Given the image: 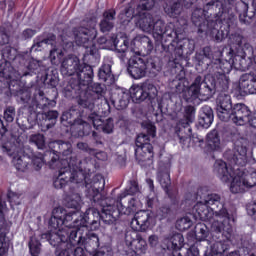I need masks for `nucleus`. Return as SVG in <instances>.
Here are the masks:
<instances>
[{
    "instance_id": "12",
    "label": "nucleus",
    "mask_w": 256,
    "mask_h": 256,
    "mask_svg": "<svg viewBox=\"0 0 256 256\" xmlns=\"http://www.w3.org/2000/svg\"><path fill=\"white\" fill-rule=\"evenodd\" d=\"M146 133H140L136 138L135 157L140 165H151L153 161V146L151 145V138L155 137L157 128L152 123H147L145 126Z\"/></svg>"
},
{
    "instance_id": "21",
    "label": "nucleus",
    "mask_w": 256,
    "mask_h": 256,
    "mask_svg": "<svg viewBox=\"0 0 256 256\" xmlns=\"http://www.w3.org/2000/svg\"><path fill=\"white\" fill-rule=\"evenodd\" d=\"M149 219H151L149 212L140 210L134 215V219H132L130 226L136 233L137 231H147L149 228Z\"/></svg>"
},
{
    "instance_id": "44",
    "label": "nucleus",
    "mask_w": 256,
    "mask_h": 256,
    "mask_svg": "<svg viewBox=\"0 0 256 256\" xmlns=\"http://www.w3.org/2000/svg\"><path fill=\"white\" fill-rule=\"evenodd\" d=\"M29 142L36 145L38 149H45V136L43 134H33L29 138Z\"/></svg>"
},
{
    "instance_id": "59",
    "label": "nucleus",
    "mask_w": 256,
    "mask_h": 256,
    "mask_svg": "<svg viewBox=\"0 0 256 256\" xmlns=\"http://www.w3.org/2000/svg\"><path fill=\"white\" fill-rule=\"evenodd\" d=\"M37 32L33 29H26L22 32L23 39H31Z\"/></svg>"
},
{
    "instance_id": "47",
    "label": "nucleus",
    "mask_w": 256,
    "mask_h": 256,
    "mask_svg": "<svg viewBox=\"0 0 256 256\" xmlns=\"http://www.w3.org/2000/svg\"><path fill=\"white\" fill-rule=\"evenodd\" d=\"M228 247L224 242L218 241L211 246V252L214 255H223L227 251Z\"/></svg>"
},
{
    "instance_id": "11",
    "label": "nucleus",
    "mask_w": 256,
    "mask_h": 256,
    "mask_svg": "<svg viewBox=\"0 0 256 256\" xmlns=\"http://www.w3.org/2000/svg\"><path fill=\"white\" fill-rule=\"evenodd\" d=\"M62 75L71 77L77 75L80 85H91L93 83V68L87 64H81L77 56L69 55L61 63Z\"/></svg>"
},
{
    "instance_id": "61",
    "label": "nucleus",
    "mask_w": 256,
    "mask_h": 256,
    "mask_svg": "<svg viewBox=\"0 0 256 256\" xmlns=\"http://www.w3.org/2000/svg\"><path fill=\"white\" fill-rule=\"evenodd\" d=\"M74 256H87V252L83 247H77L74 250Z\"/></svg>"
},
{
    "instance_id": "56",
    "label": "nucleus",
    "mask_w": 256,
    "mask_h": 256,
    "mask_svg": "<svg viewBox=\"0 0 256 256\" xmlns=\"http://www.w3.org/2000/svg\"><path fill=\"white\" fill-rule=\"evenodd\" d=\"M175 43V41H172V43L168 46V49L169 51H171V49H174L175 55L181 57V55H183V49L181 47L175 46Z\"/></svg>"
},
{
    "instance_id": "6",
    "label": "nucleus",
    "mask_w": 256,
    "mask_h": 256,
    "mask_svg": "<svg viewBox=\"0 0 256 256\" xmlns=\"http://www.w3.org/2000/svg\"><path fill=\"white\" fill-rule=\"evenodd\" d=\"M73 161H70L69 166L62 165L59 170L57 179L54 180V187L56 189H63L69 181L75 183L79 187L85 185L89 191L90 197L93 199V189H95V182L97 179H101V176H96L93 182L89 183L91 177V171H93V162L91 159L86 158L84 161L79 162V166H76Z\"/></svg>"
},
{
    "instance_id": "58",
    "label": "nucleus",
    "mask_w": 256,
    "mask_h": 256,
    "mask_svg": "<svg viewBox=\"0 0 256 256\" xmlns=\"http://www.w3.org/2000/svg\"><path fill=\"white\" fill-rule=\"evenodd\" d=\"M148 243L150 247H157L159 245V236L151 235L148 238Z\"/></svg>"
},
{
    "instance_id": "28",
    "label": "nucleus",
    "mask_w": 256,
    "mask_h": 256,
    "mask_svg": "<svg viewBox=\"0 0 256 256\" xmlns=\"http://www.w3.org/2000/svg\"><path fill=\"white\" fill-rule=\"evenodd\" d=\"M112 103L116 109H126L127 105H129V93L123 89L117 90L113 96Z\"/></svg>"
},
{
    "instance_id": "29",
    "label": "nucleus",
    "mask_w": 256,
    "mask_h": 256,
    "mask_svg": "<svg viewBox=\"0 0 256 256\" xmlns=\"http://www.w3.org/2000/svg\"><path fill=\"white\" fill-rule=\"evenodd\" d=\"M164 11L169 17H177L181 15L182 7L181 0H165Z\"/></svg>"
},
{
    "instance_id": "43",
    "label": "nucleus",
    "mask_w": 256,
    "mask_h": 256,
    "mask_svg": "<svg viewBox=\"0 0 256 256\" xmlns=\"http://www.w3.org/2000/svg\"><path fill=\"white\" fill-rule=\"evenodd\" d=\"M29 251L32 256H39L41 253V242L35 239V237L30 238Z\"/></svg>"
},
{
    "instance_id": "27",
    "label": "nucleus",
    "mask_w": 256,
    "mask_h": 256,
    "mask_svg": "<svg viewBox=\"0 0 256 256\" xmlns=\"http://www.w3.org/2000/svg\"><path fill=\"white\" fill-rule=\"evenodd\" d=\"M103 19L100 22V30L102 33H107L115 27V10H108L104 12Z\"/></svg>"
},
{
    "instance_id": "63",
    "label": "nucleus",
    "mask_w": 256,
    "mask_h": 256,
    "mask_svg": "<svg viewBox=\"0 0 256 256\" xmlns=\"http://www.w3.org/2000/svg\"><path fill=\"white\" fill-rule=\"evenodd\" d=\"M7 133V128H5V125H3V121L0 119V137H3Z\"/></svg>"
},
{
    "instance_id": "51",
    "label": "nucleus",
    "mask_w": 256,
    "mask_h": 256,
    "mask_svg": "<svg viewBox=\"0 0 256 256\" xmlns=\"http://www.w3.org/2000/svg\"><path fill=\"white\" fill-rule=\"evenodd\" d=\"M75 115L77 117H85V115L83 114H79V112H77L76 109H70L69 112H64L62 115V121H69L72 117H75Z\"/></svg>"
},
{
    "instance_id": "42",
    "label": "nucleus",
    "mask_w": 256,
    "mask_h": 256,
    "mask_svg": "<svg viewBox=\"0 0 256 256\" xmlns=\"http://www.w3.org/2000/svg\"><path fill=\"white\" fill-rule=\"evenodd\" d=\"M157 177L161 187H163V189H169L171 185V176H169V172H158Z\"/></svg>"
},
{
    "instance_id": "7",
    "label": "nucleus",
    "mask_w": 256,
    "mask_h": 256,
    "mask_svg": "<svg viewBox=\"0 0 256 256\" xmlns=\"http://www.w3.org/2000/svg\"><path fill=\"white\" fill-rule=\"evenodd\" d=\"M141 44L146 51H153V42L147 36H142L139 38H135V40L131 43L129 47V40L127 38H120L114 40V47L122 61L125 59L128 60V67H146L145 61L143 58L134 55H141V51L139 48H135V45Z\"/></svg>"
},
{
    "instance_id": "40",
    "label": "nucleus",
    "mask_w": 256,
    "mask_h": 256,
    "mask_svg": "<svg viewBox=\"0 0 256 256\" xmlns=\"http://www.w3.org/2000/svg\"><path fill=\"white\" fill-rule=\"evenodd\" d=\"M137 193H139V184H137L135 181H131L126 190L120 194L119 199L122 201V199H125L127 195H135Z\"/></svg>"
},
{
    "instance_id": "36",
    "label": "nucleus",
    "mask_w": 256,
    "mask_h": 256,
    "mask_svg": "<svg viewBox=\"0 0 256 256\" xmlns=\"http://www.w3.org/2000/svg\"><path fill=\"white\" fill-rule=\"evenodd\" d=\"M216 108L233 109L231 96L225 92L220 93L216 99Z\"/></svg>"
},
{
    "instance_id": "46",
    "label": "nucleus",
    "mask_w": 256,
    "mask_h": 256,
    "mask_svg": "<svg viewBox=\"0 0 256 256\" xmlns=\"http://www.w3.org/2000/svg\"><path fill=\"white\" fill-rule=\"evenodd\" d=\"M87 247H91L93 251L99 249V236L95 233H90L87 240H86Z\"/></svg>"
},
{
    "instance_id": "45",
    "label": "nucleus",
    "mask_w": 256,
    "mask_h": 256,
    "mask_svg": "<svg viewBox=\"0 0 256 256\" xmlns=\"http://www.w3.org/2000/svg\"><path fill=\"white\" fill-rule=\"evenodd\" d=\"M147 69V66H141L139 68L137 67H128V71L133 77V79H141L142 77H145V71Z\"/></svg>"
},
{
    "instance_id": "32",
    "label": "nucleus",
    "mask_w": 256,
    "mask_h": 256,
    "mask_svg": "<svg viewBox=\"0 0 256 256\" xmlns=\"http://www.w3.org/2000/svg\"><path fill=\"white\" fill-rule=\"evenodd\" d=\"M195 121V107L188 106L185 109V116L184 119L180 120L178 125L180 127H184V129H187L191 123Z\"/></svg>"
},
{
    "instance_id": "35",
    "label": "nucleus",
    "mask_w": 256,
    "mask_h": 256,
    "mask_svg": "<svg viewBox=\"0 0 256 256\" xmlns=\"http://www.w3.org/2000/svg\"><path fill=\"white\" fill-rule=\"evenodd\" d=\"M66 206L69 209H76V211H79V208L81 207V195L79 193H72L66 196L65 198Z\"/></svg>"
},
{
    "instance_id": "25",
    "label": "nucleus",
    "mask_w": 256,
    "mask_h": 256,
    "mask_svg": "<svg viewBox=\"0 0 256 256\" xmlns=\"http://www.w3.org/2000/svg\"><path fill=\"white\" fill-rule=\"evenodd\" d=\"M219 19H226V18L216 17V20H209L207 30H206V35H208L209 37H212V39H215L217 43H221V41L225 39V33L217 29V21H219Z\"/></svg>"
},
{
    "instance_id": "41",
    "label": "nucleus",
    "mask_w": 256,
    "mask_h": 256,
    "mask_svg": "<svg viewBox=\"0 0 256 256\" xmlns=\"http://www.w3.org/2000/svg\"><path fill=\"white\" fill-rule=\"evenodd\" d=\"M65 51L61 48H54L50 51V61L52 65H57L63 59Z\"/></svg>"
},
{
    "instance_id": "34",
    "label": "nucleus",
    "mask_w": 256,
    "mask_h": 256,
    "mask_svg": "<svg viewBox=\"0 0 256 256\" xmlns=\"http://www.w3.org/2000/svg\"><path fill=\"white\" fill-rule=\"evenodd\" d=\"M98 77L101 81H104V83H113L114 77L111 73V65L104 64L98 72Z\"/></svg>"
},
{
    "instance_id": "60",
    "label": "nucleus",
    "mask_w": 256,
    "mask_h": 256,
    "mask_svg": "<svg viewBox=\"0 0 256 256\" xmlns=\"http://www.w3.org/2000/svg\"><path fill=\"white\" fill-rule=\"evenodd\" d=\"M77 148L80 149V151H86V152L91 151V149L89 148V144L85 142H79L77 144Z\"/></svg>"
},
{
    "instance_id": "64",
    "label": "nucleus",
    "mask_w": 256,
    "mask_h": 256,
    "mask_svg": "<svg viewBox=\"0 0 256 256\" xmlns=\"http://www.w3.org/2000/svg\"><path fill=\"white\" fill-rule=\"evenodd\" d=\"M249 125H251V127H254L256 129V118H252V116L250 117V121L248 122Z\"/></svg>"
},
{
    "instance_id": "57",
    "label": "nucleus",
    "mask_w": 256,
    "mask_h": 256,
    "mask_svg": "<svg viewBox=\"0 0 256 256\" xmlns=\"http://www.w3.org/2000/svg\"><path fill=\"white\" fill-rule=\"evenodd\" d=\"M198 235H199L200 241H205V239L209 237V230H207V227L204 226L200 228Z\"/></svg>"
},
{
    "instance_id": "30",
    "label": "nucleus",
    "mask_w": 256,
    "mask_h": 256,
    "mask_svg": "<svg viewBox=\"0 0 256 256\" xmlns=\"http://www.w3.org/2000/svg\"><path fill=\"white\" fill-rule=\"evenodd\" d=\"M56 245L54 247H57L56 249V255L57 256H71L70 251L75 247L77 244H72L71 241H61L58 238L53 240Z\"/></svg>"
},
{
    "instance_id": "9",
    "label": "nucleus",
    "mask_w": 256,
    "mask_h": 256,
    "mask_svg": "<svg viewBox=\"0 0 256 256\" xmlns=\"http://www.w3.org/2000/svg\"><path fill=\"white\" fill-rule=\"evenodd\" d=\"M235 0H212L206 3L204 9L197 8L192 13V23L199 27L198 31L203 33V23L207 17H218L227 19Z\"/></svg>"
},
{
    "instance_id": "37",
    "label": "nucleus",
    "mask_w": 256,
    "mask_h": 256,
    "mask_svg": "<svg viewBox=\"0 0 256 256\" xmlns=\"http://www.w3.org/2000/svg\"><path fill=\"white\" fill-rule=\"evenodd\" d=\"M216 113L220 121H233V107L232 108H216Z\"/></svg>"
},
{
    "instance_id": "62",
    "label": "nucleus",
    "mask_w": 256,
    "mask_h": 256,
    "mask_svg": "<svg viewBox=\"0 0 256 256\" xmlns=\"http://www.w3.org/2000/svg\"><path fill=\"white\" fill-rule=\"evenodd\" d=\"M248 215H256V203L247 206Z\"/></svg>"
},
{
    "instance_id": "5",
    "label": "nucleus",
    "mask_w": 256,
    "mask_h": 256,
    "mask_svg": "<svg viewBox=\"0 0 256 256\" xmlns=\"http://www.w3.org/2000/svg\"><path fill=\"white\" fill-rule=\"evenodd\" d=\"M103 189H105V179L103 177L97 178V181L94 182L92 200L102 207L100 218L106 225H113L119 219V215H133L141 205L139 200L129 197L127 198V205L123 206L119 197L118 200L105 198L101 193Z\"/></svg>"
},
{
    "instance_id": "55",
    "label": "nucleus",
    "mask_w": 256,
    "mask_h": 256,
    "mask_svg": "<svg viewBox=\"0 0 256 256\" xmlns=\"http://www.w3.org/2000/svg\"><path fill=\"white\" fill-rule=\"evenodd\" d=\"M62 45H64L65 49H71L73 47V39L68 37V40L65 38V34L61 35Z\"/></svg>"
},
{
    "instance_id": "31",
    "label": "nucleus",
    "mask_w": 256,
    "mask_h": 256,
    "mask_svg": "<svg viewBox=\"0 0 256 256\" xmlns=\"http://www.w3.org/2000/svg\"><path fill=\"white\" fill-rule=\"evenodd\" d=\"M213 124V109L209 106H204L202 108V113L199 119V125L204 129H209Z\"/></svg>"
},
{
    "instance_id": "39",
    "label": "nucleus",
    "mask_w": 256,
    "mask_h": 256,
    "mask_svg": "<svg viewBox=\"0 0 256 256\" xmlns=\"http://www.w3.org/2000/svg\"><path fill=\"white\" fill-rule=\"evenodd\" d=\"M44 117L47 129H51V127H53L57 123V117H59V113L54 110L48 111L44 113Z\"/></svg>"
},
{
    "instance_id": "2",
    "label": "nucleus",
    "mask_w": 256,
    "mask_h": 256,
    "mask_svg": "<svg viewBox=\"0 0 256 256\" xmlns=\"http://www.w3.org/2000/svg\"><path fill=\"white\" fill-rule=\"evenodd\" d=\"M224 158L228 161L216 160L214 173L222 183H230L231 193H245L247 189L256 185V171L250 169L244 171L241 167L247 165V140L241 139L235 142L234 151L227 150Z\"/></svg>"
},
{
    "instance_id": "20",
    "label": "nucleus",
    "mask_w": 256,
    "mask_h": 256,
    "mask_svg": "<svg viewBox=\"0 0 256 256\" xmlns=\"http://www.w3.org/2000/svg\"><path fill=\"white\" fill-rule=\"evenodd\" d=\"M88 121L93 124L94 129L97 131H103V133H113V129L115 127L113 118H108L104 121L101 119V116L95 112H92L88 116Z\"/></svg>"
},
{
    "instance_id": "13",
    "label": "nucleus",
    "mask_w": 256,
    "mask_h": 256,
    "mask_svg": "<svg viewBox=\"0 0 256 256\" xmlns=\"http://www.w3.org/2000/svg\"><path fill=\"white\" fill-rule=\"evenodd\" d=\"M97 20L91 19L87 22L86 27L74 29V40L76 45L90 49V55H94L97 51V46L93 43V40L97 37Z\"/></svg>"
},
{
    "instance_id": "52",
    "label": "nucleus",
    "mask_w": 256,
    "mask_h": 256,
    "mask_svg": "<svg viewBox=\"0 0 256 256\" xmlns=\"http://www.w3.org/2000/svg\"><path fill=\"white\" fill-rule=\"evenodd\" d=\"M8 199L11 205H21V195L15 192H9Z\"/></svg>"
},
{
    "instance_id": "49",
    "label": "nucleus",
    "mask_w": 256,
    "mask_h": 256,
    "mask_svg": "<svg viewBox=\"0 0 256 256\" xmlns=\"http://www.w3.org/2000/svg\"><path fill=\"white\" fill-rule=\"evenodd\" d=\"M53 41H55V35H51L47 39L35 40L33 47H36V51H38L39 47H43V45H53Z\"/></svg>"
},
{
    "instance_id": "54",
    "label": "nucleus",
    "mask_w": 256,
    "mask_h": 256,
    "mask_svg": "<svg viewBox=\"0 0 256 256\" xmlns=\"http://www.w3.org/2000/svg\"><path fill=\"white\" fill-rule=\"evenodd\" d=\"M111 255V248L110 246H104L100 248L99 251L95 252L93 256H109Z\"/></svg>"
},
{
    "instance_id": "24",
    "label": "nucleus",
    "mask_w": 256,
    "mask_h": 256,
    "mask_svg": "<svg viewBox=\"0 0 256 256\" xmlns=\"http://www.w3.org/2000/svg\"><path fill=\"white\" fill-rule=\"evenodd\" d=\"M71 133L73 137H85L91 133V125L82 119H77L71 126Z\"/></svg>"
},
{
    "instance_id": "38",
    "label": "nucleus",
    "mask_w": 256,
    "mask_h": 256,
    "mask_svg": "<svg viewBox=\"0 0 256 256\" xmlns=\"http://www.w3.org/2000/svg\"><path fill=\"white\" fill-rule=\"evenodd\" d=\"M207 143L211 149H219V145H221V140L219 139V134H217V130H213L207 135Z\"/></svg>"
},
{
    "instance_id": "4",
    "label": "nucleus",
    "mask_w": 256,
    "mask_h": 256,
    "mask_svg": "<svg viewBox=\"0 0 256 256\" xmlns=\"http://www.w3.org/2000/svg\"><path fill=\"white\" fill-rule=\"evenodd\" d=\"M203 189L198 191L201 201L197 202L193 207V212L197 213L202 221L210 223L212 233H222L226 238L231 237L233 227L229 223V213L225 209V204L221 201L219 194H208L201 196Z\"/></svg>"
},
{
    "instance_id": "16",
    "label": "nucleus",
    "mask_w": 256,
    "mask_h": 256,
    "mask_svg": "<svg viewBox=\"0 0 256 256\" xmlns=\"http://www.w3.org/2000/svg\"><path fill=\"white\" fill-rule=\"evenodd\" d=\"M130 97L136 103H141L146 101V99H155L157 97L158 91L157 87L149 82L133 84L130 87Z\"/></svg>"
},
{
    "instance_id": "1",
    "label": "nucleus",
    "mask_w": 256,
    "mask_h": 256,
    "mask_svg": "<svg viewBox=\"0 0 256 256\" xmlns=\"http://www.w3.org/2000/svg\"><path fill=\"white\" fill-rule=\"evenodd\" d=\"M101 212L96 208H89L85 213L75 210L68 212L58 208L53 212L49 225L56 232L42 234V239L50 241V245H57L55 239L59 241H70V245H78L83 243L85 238L81 231H87V225H91V229L99 227Z\"/></svg>"
},
{
    "instance_id": "10",
    "label": "nucleus",
    "mask_w": 256,
    "mask_h": 256,
    "mask_svg": "<svg viewBox=\"0 0 256 256\" xmlns=\"http://www.w3.org/2000/svg\"><path fill=\"white\" fill-rule=\"evenodd\" d=\"M134 17L136 27H139L144 33H153V37L156 41H167V39L178 37L177 32L171 27L165 26V22L162 20L155 21L153 15L148 12L135 14Z\"/></svg>"
},
{
    "instance_id": "18",
    "label": "nucleus",
    "mask_w": 256,
    "mask_h": 256,
    "mask_svg": "<svg viewBox=\"0 0 256 256\" xmlns=\"http://www.w3.org/2000/svg\"><path fill=\"white\" fill-rule=\"evenodd\" d=\"M126 244L131 247L132 251L136 253V255H145L147 253V241L143 239L141 234L135 231H130L126 233L125 236Z\"/></svg>"
},
{
    "instance_id": "15",
    "label": "nucleus",
    "mask_w": 256,
    "mask_h": 256,
    "mask_svg": "<svg viewBox=\"0 0 256 256\" xmlns=\"http://www.w3.org/2000/svg\"><path fill=\"white\" fill-rule=\"evenodd\" d=\"M49 147L55 153H59L60 155H62V159L61 161L57 162V165H59L60 163L61 165L69 167V163H71L72 161L75 167H79V162L85 161V160H80V161L77 160V156L73 154V145H71V143L69 142H63L61 140H57L54 142H50Z\"/></svg>"
},
{
    "instance_id": "23",
    "label": "nucleus",
    "mask_w": 256,
    "mask_h": 256,
    "mask_svg": "<svg viewBox=\"0 0 256 256\" xmlns=\"http://www.w3.org/2000/svg\"><path fill=\"white\" fill-rule=\"evenodd\" d=\"M7 220L0 216V256L9 255V244H7Z\"/></svg>"
},
{
    "instance_id": "14",
    "label": "nucleus",
    "mask_w": 256,
    "mask_h": 256,
    "mask_svg": "<svg viewBox=\"0 0 256 256\" xmlns=\"http://www.w3.org/2000/svg\"><path fill=\"white\" fill-rule=\"evenodd\" d=\"M153 7H155V0H141L139 3L132 0L128 7L119 14V19L123 25H127L135 15L147 13V11H150Z\"/></svg>"
},
{
    "instance_id": "33",
    "label": "nucleus",
    "mask_w": 256,
    "mask_h": 256,
    "mask_svg": "<svg viewBox=\"0 0 256 256\" xmlns=\"http://www.w3.org/2000/svg\"><path fill=\"white\" fill-rule=\"evenodd\" d=\"M252 1L253 0H241L246 12L244 14H240V21H241V23H245V25H249L251 23V20L253 19V17H255V8H252L251 11L248 10L249 3H251Z\"/></svg>"
},
{
    "instance_id": "48",
    "label": "nucleus",
    "mask_w": 256,
    "mask_h": 256,
    "mask_svg": "<svg viewBox=\"0 0 256 256\" xmlns=\"http://www.w3.org/2000/svg\"><path fill=\"white\" fill-rule=\"evenodd\" d=\"M177 225L180 231H187V229H190V227L193 225V222L191 219H189V217H183L177 221Z\"/></svg>"
},
{
    "instance_id": "22",
    "label": "nucleus",
    "mask_w": 256,
    "mask_h": 256,
    "mask_svg": "<svg viewBox=\"0 0 256 256\" xmlns=\"http://www.w3.org/2000/svg\"><path fill=\"white\" fill-rule=\"evenodd\" d=\"M239 87L246 95L256 94V76L253 74H244L240 78Z\"/></svg>"
},
{
    "instance_id": "50",
    "label": "nucleus",
    "mask_w": 256,
    "mask_h": 256,
    "mask_svg": "<svg viewBox=\"0 0 256 256\" xmlns=\"http://www.w3.org/2000/svg\"><path fill=\"white\" fill-rule=\"evenodd\" d=\"M4 119L7 123H13L15 120V107L8 106L4 111Z\"/></svg>"
},
{
    "instance_id": "3",
    "label": "nucleus",
    "mask_w": 256,
    "mask_h": 256,
    "mask_svg": "<svg viewBox=\"0 0 256 256\" xmlns=\"http://www.w3.org/2000/svg\"><path fill=\"white\" fill-rule=\"evenodd\" d=\"M234 49L230 48L227 52L228 59L221 60L215 58L211 53V47H204L202 50L204 59H207V65H210L214 71V76L207 75L204 78L198 76L188 89L190 99H211L215 95L217 89L227 91L229 89V73L233 69V61L235 60V44Z\"/></svg>"
},
{
    "instance_id": "53",
    "label": "nucleus",
    "mask_w": 256,
    "mask_h": 256,
    "mask_svg": "<svg viewBox=\"0 0 256 256\" xmlns=\"http://www.w3.org/2000/svg\"><path fill=\"white\" fill-rule=\"evenodd\" d=\"M20 101L24 105H29L30 107L31 105H35V104H31V94L28 91H25L22 93V95L20 96Z\"/></svg>"
},
{
    "instance_id": "26",
    "label": "nucleus",
    "mask_w": 256,
    "mask_h": 256,
    "mask_svg": "<svg viewBox=\"0 0 256 256\" xmlns=\"http://www.w3.org/2000/svg\"><path fill=\"white\" fill-rule=\"evenodd\" d=\"M185 238L181 234H174L173 236H168L164 238L163 243L166 245L168 250L177 251L183 247Z\"/></svg>"
},
{
    "instance_id": "8",
    "label": "nucleus",
    "mask_w": 256,
    "mask_h": 256,
    "mask_svg": "<svg viewBox=\"0 0 256 256\" xmlns=\"http://www.w3.org/2000/svg\"><path fill=\"white\" fill-rule=\"evenodd\" d=\"M1 151L5 155L12 157V163L18 171H25L31 159L35 171H39L45 165L43 154L33 152V150L17 148V146L6 143L1 146Z\"/></svg>"
},
{
    "instance_id": "17",
    "label": "nucleus",
    "mask_w": 256,
    "mask_h": 256,
    "mask_svg": "<svg viewBox=\"0 0 256 256\" xmlns=\"http://www.w3.org/2000/svg\"><path fill=\"white\" fill-rule=\"evenodd\" d=\"M105 93V88L99 83H94L88 87V90L83 98L79 100V106L84 107L86 111L95 109V100L100 99Z\"/></svg>"
},
{
    "instance_id": "19",
    "label": "nucleus",
    "mask_w": 256,
    "mask_h": 256,
    "mask_svg": "<svg viewBox=\"0 0 256 256\" xmlns=\"http://www.w3.org/2000/svg\"><path fill=\"white\" fill-rule=\"evenodd\" d=\"M251 121V110L245 104H236L232 108V123L247 125Z\"/></svg>"
}]
</instances>
